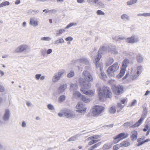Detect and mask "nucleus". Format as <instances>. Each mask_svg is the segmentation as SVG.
<instances>
[{
    "label": "nucleus",
    "instance_id": "f03ea898",
    "mask_svg": "<svg viewBox=\"0 0 150 150\" xmlns=\"http://www.w3.org/2000/svg\"><path fill=\"white\" fill-rule=\"evenodd\" d=\"M99 99L101 101H104L106 98H110L112 93L110 88L107 86H104L102 89L98 87L97 89Z\"/></svg>",
    "mask_w": 150,
    "mask_h": 150
},
{
    "label": "nucleus",
    "instance_id": "13d9d810",
    "mask_svg": "<svg viewBox=\"0 0 150 150\" xmlns=\"http://www.w3.org/2000/svg\"><path fill=\"white\" fill-rule=\"evenodd\" d=\"M103 50H105V46L101 47L99 50V52L100 53H102V51Z\"/></svg>",
    "mask_w": 150,
    "mask_h": 150
},
{
    "label": "nucleus",
    "instance_id": "9d476101",
    "mask_svg": "<svg viewBox=\"0 0 150 150\" xmlns=\"http://www.w3.org/2000/svg\"><path fill=\"white\" fill-rule=\"evenodd\" d=\"M125 40L128 43L133 44L138 42L139 41V38L138 36L133 35L132 36L126 38L125 39Z\"/></svg>",
    "mask_w": 150,
    "mask_h": 150
},
{
    "label": "nucleus",
    "instance_id": "ddd939ff",
    "mask_svg": "<svg viewBox=\"0 0 150 150\" xmlns=\"http://www.w3.org/2000/svg\"><path fill=\"white\" fill-rule=\"evenodd\" d=\"M101 57V55L99 54L96 56L95 58V61L96 62V66L97 69H99L101 70L103 67V64L102 63H99V61Z\"/></svg>",
    "mask_w": 150,
    "mask_h": 150
},
{
    "label": "nucleus",
    "instance_id": "72a5a7b5",
    "mask_svg": "<svg viewBox=\"0 0 150 150\" xmlns=\"http://www.w3.org/2000/svg\"><path fill=\"white\" fill-rule=\"evenodd\" d=\"M65 28L64 29H60L56 31V35L57 36H58L61 35L62 33L65 32Z\"/></svg>",
    "mask_w": 150,
    "mask_h": 150
},
{
    "label": "nucleus",
    "instance_id": "b1692460",
    "mask_svg": "<svg viewBox=\"0 0 150 150\" xmlns=\"http://www.w3.org/2000/svg\"><path fill=\"white\" fill-rule=\"evenodd\" d=\"M129 62V60L127 59H125L122 62V67L125 68L127 67Z\"/></svg>",
    "mask_w": 150,
    "mask_h": 150
},
{
    "label": "nucleus",
    "instance_id": "680f3d73",
    "mask_svg": "<svg viewBox=\"0 0 150 150\" xmlns=\"http://www.w3.org/2000/svg\"><path fill=\"white\" fill-rule=\"evenodd\" d=\"M110 51L111 52V53L113 54H118V52L116 50V49L114 50H111V51Z\"/></svg>",
    "mask_w": 150,
    "mask_h": 150
},
{
    "label": "nucleus",
    "instance_id": "2eb2a0df",
    "mask_svg": "<svg viewBox=\"0 0 150 150\" xmlns=\"http://www.w3.org/2000/svg\"><path fill=\"white\" fill-rule=\"evenodd\" d=\"M11 115V113L9 110L6 109L5 110V112L4 114L2 119L4 121L7 122L9 120Z\"/></svg>",
    "mask_w": 150,
    "mask_h": 150
},
{
    "label": "nucleus",
    "instance_id": "e2e57ef3",
    "mask_svg": "<svg viewBox=\"0 0 150 150\" xmlns=\"http://www.w3.org/2000/svg\"><path fill=\"white\" fill-rule=\"evenodd\" d=\"M21 126L23 127H25L26 126V124L25 122L24 121H22L21 124Z\"/></svg>",
    "mask_w": 150,
    "mask_h": 150
},
{
    "label": "nucleus",
    "instance_id": "393cba45",
    "mask_svg": "<svg viewBox=\"0 0 150 150\" xmlns=\"http://www.w3.org/2000/svg\"><path fill=\"white\" fill-rule=\"evenodd\" d=\"M121 19L124 21H129L130 17L129 16L126 14H124L121 16Z\"/></svg>",
    "mask_w": 150,
    "mask_h": 150
},
{
    "label": "nucleus",
    "instance_id": "338daca9",
    "mask_svg": "<svg viewBox=\"0 0 150 150\" xmlns=\"http://www.w3.org/2000/svg\"><path fill=\"white\" fill-rule=\"evenodd\" d=\"M118 40H124V39H126L125 38V37H124L123 36H118Z\"/></svg>",
    "mask_w": 150,
    "mask_h": 150
},
{
    "label": "nucleus",
    "instance_id": "37998d69",
    "mask_svg": "<svg viewBox=\"0 0 150 150\" xmlns=\"http://www.w3.org/2000/svg\"><path fill=\"white\" fill-rule=\"evenodd\" d=\"M51 39V38L49 37H42L40 38L41 40L45 41H50Z\"/></svg>",
    "mask_w": 150,
    "mask_h": 150
},
{
    "label": "nucleus",
    "instance_id": "a211bd4d",
    "mask_svg": "<svg viewBox=\"0 0 150 150\" xmlns=\"http://www.w3.org/2000/svg\"><path fill=\"white\" fill-rule=\"evenodd\" d=\"M129 135V134L127 133H121L118 134L117 136V137L121 140L126 138Z\"/></svg>",
    "mask_w": 150,
    "mask_h": 150
},
{
    "label": "nucleus",
    "instance_id": "a19ab883",
    "mask_svg": "<svg viewBox=\"0 0 150 150\" xmlns=\"http://www.w3.org/2000/svg\"><path fill=\"white\" fill-rule=\"evenodd\" d=\"M117 107L118 108H120V109L117 110V112H119L124 107V106L122 105L120 103H118L117 104Z\"/></svg>",
    "mask_w": 150,
    "mask_h": 150
},
{
    "label": "nucleus",
    "instance_id": "dca6fc26",
    "mask_svg": "<svg viewBox=\"0 0 150 150\" xmlns=\"http://www.w3.org/2000/svg\"><path fill=\"white\" fill-rule=\"evenodd\" d=\"M29 24L33 27H37L38 25V19L34 17L30 18V20Z\"/></svg>",
    "mask_w": 150,
    "mask_h": 150
},
{
    "label": "nucleus",
    "instance_id": "49530a36",
    "mask_svg": "<svg viewBox=\"0 0 150 150\" xmlns=\"http://www.w3.org/2000/svg\"><path fill=\"white\" fill-rule=\"evenodd\" d=\"M47 106L48 109L50 110H53L55 109L54 106L51 104H48Z\"/></svg>",
    "mask_w": 150,
    "mask_h": 150
},
{
    "label": "nucleus",
    "instance_id": "4d7b16f0",
    "mask_svg": "<svg viewBox=\"0 0 150 150\" xmlns=\"http://www.w3.org/2000/svg\"><path fill=\"white\" fill-rule=\"evenodd\" d=\"M120 147H121L120 144H116L113 146V149L114 150H117L119 149Z\"/></svg>",
    "mask_w": 150,
    "mask_h": 150
},
{
    "label": "nucleus",
    "instance_id": "69168bd1",
    "mask_svg": "<svg viewBox=\"0 0 150 150\" xmlns=\"http://www.w3.org/2000/svg\"><path fill=\"white\" fill-rule=\"evenodd\" d=\"M110 47V51H111V50H114L116 49V47L115 45H111Z\"/></svg>",
    "mask_w": 150,
    "mask_h": 150
},
{
    "label": "nucleus",
    "instance_id": "5701e85b",
    "mask_svg": "<svg viewBox=\"0 0 150 150\" xmlns=\"http://www.w3.org/2000/svg\"><path fill=\"white\" fill-rule=\"evenodd\" d=\"M130 144V143L127 141H124L120 144V146L122 147L128 146Z\"/></svg>",
    "mask_w": 150,
    "mask_h": 150
},
{
    "label": "nucleus",
    "instance_id": "412c9836",
    "mask_svg": "<svg viewBox=\"0 0 150 150\" xmlns=\"http://www.w3.org/2000/svg\"><path fill=\"white\" fill-rule=\"evenodd\" d=\"M137 132L135 130H133L131 132V138L132 140H136L137 138Z\"/></svg>",
    "mask_w": 150,
    "mask_h": 150
},
{
    "label": "nucleus",
    "instance_id": "4468645a",
    "mask_svg": "<svg viewBox=\"0 0 150 150\" xmlns=\"http://www.w3.org/2000/svg\"><path fill=\"white\" fill-rule=\"evenodd\" d=\"M112 88L116 94L120 95L123 93V87L120 85H115L113 86Z\"/></svg>",
    "mask_w": 150,
    "mask_h": 150
},
{
    "label": "nucleus",
    "instance_id": "58836bf2",
    "mask_svg": "<svg viewBox=\"0 0 150 150\" xmlns=\"http://www.w3.org/2000/svg\"><path fill=\"white\" fill-rule=\"evenodd\" d=\"M64 39L62 38H60L58 40L55 41L54 42L55 44H58L60 43H63L64 42Z\"/></svg>",
    "mask_w": 150,
    "mask_h": 150
},
{
    "label": "nucleus",
    "instance_id": "4c0bfd02",
    "mask_svg": "<svg viewBox=\"0 0 150 150\" xmlns=\"http://www.w3.org/2000/svg\"><path fill=\"white\" fill-rule=\"evenodd\" d=\"M99 0H86V1L91 5L96 4Z\"/></svg>",
    "mask_w": 150,
    "mask_h": 150
},
{
    "label": "nucleus",
    "instance_id": "774afa93",
    "mask_svg": "<svg viewBox=\"0 0 150 150\" xmlns=\"http://www.w3.org/2000/svg\"><path fill=\"white\" fill-rule=\"evenodd\" d=\"M52 52V49H49L48 50L47 52L46 53L47 54H51Z\"/></svg>",
    "mask_w": 150,
    "mask_h": 150
},
{
    "label": "nucleus",
    "instance_id": "3c124183",
    "mask_svg": "<svg viewBox=\"0 0 150 150\" xmlns=\"http://www.w3.org/2000/svg\"><path fill=\"white\" fill-rule=\"evenodd\" d=\"M121 140L119 138L117 137V135L114 138V144H116L118 142Z\"/></svg>",
    "mask_w": 150,
    "mask_h": 150
},
{
    "label": "nucleus",
    "instance_id": "a18cd8bd",
    "mask_svg": "<svg viewBox=\"0 0 150 150\" xmlns=\"http://www.w3.org/2000/svg\"><path fill=\"white\" fill-rule=\"evenodd\" d=\"M65 99V96L64 95H62L60 96L58 98V101L60 102L64 101Z\"/></svg>",
    "mask_w": 150,
    "mask_h": 150
},
{
    "label": "nucleus",
    "instance_id": "a878e982",
    "mask_svg": "<svg viewBox=\"0 0 150 150\" xmlns=\"http://www.w3.org/2000/svg\"><path fill=\"white\" fill-rule=\"evenodd\" d=\"M67 88V85L66 84L61 85L59 86V92L62 93L64 92Z\"/></svg>",
    "mask_w": 150,
    "mask_h": 150
},
{
    "label": "nucleus",
    "instance_id": "052dcab7",
    "mask_svg": "<svg viewBox=\"0 0 150 150\" xmlns=\"http://www.w3.org/2000/svg\"><path fill=\"white\" fill-rule=\"evenodd\" d=\"M93 139H97L100 138L101 137L100 135H96L93 136Z\"/></svg>",
    "mask_w": 150,
    "mask_h": 150
},
{
    "label": "nucleus",
    "instance_id": "423d86ee",
    "mask_svg": "<svg viewBox=\"0 0 150 150\" xmlns=\"http://www.w3.org/2000/svg\"><path fill=\"white\" fill-rule=\"evenodd\" d=\"M30 47L25 44H23L18 46L14 50L15 53L24 52L27 54L30 52Z\"/></svg>",
    "mask_w": 150,
    "mask_h": 150
},
{
    "label": "nucleus",
    "instance_id": "603ef678",
    "mask_svg": "<svg viewBox=\"0 0 150 150\" xmlns=\"http://www.w3.org/2000/svg\"><path fill=\"white\" fill-rule=\"evenodd\" d=\"M96 13L98 15H103L105 14V13L104 12L102 11L98 10L96 11Z\"/></svg>",
    "mask_w": 150,
    "mask_h": 150
},
{
    "label": "nucleus",
    "instance_id": "c85d7f7f",
    "mask_svg": "<svg viewBox=\"0 0 150 150\" xmlns=\"http://www.w3.org/2000/svg\"><path fill=\"white\" fill-rule=\"evenodd\" d=\"M81 98L83 101L86 103H89L91 101V99L90 98H88L85 96L83 95Z\"/></svg>",
    "mask_w": 150,
    "mask_h": 150
},
{
    "label": "nucleus",
    "instance_id": "6e6552de",
    "mask_svg": "<svg viewBox=\"0 0 150 150\" xmlns=\"http://www.w3.org/2000/svg\"><path fill=\"white\" fill-rule=\"evenodd\" d=\"M65 73V71L64 70H61L58 72L54 74L52 79V81L54 83L57 82Z\"/></svg>",
    "mask_w": 150,
    "mask_h": 150
},
{
    "label": "nucleus",
    "instance_id": "7c9ffc66",
    "mask_svg": "<svg viewBox=\"0 0 150 150\" xmlns=\"http://www.w3.org/2000/svg\"><path fill=\"white\" fill-rule=\"evenodd\" d=\"M137 59L139 63H142L143 61V58L140 54H138L137 56Z\"/></svg>",
    "mask_w": 150,
    "mask_h": 150
},
{
    "label": "nucleus",
    "instance_id": "0eeeda50",
    "mask_svg": "<svg viewBox=\"0 0 150 150\" xmlns=\"http://www.w3.org/2000/svg\"><path fill=\"white\" fill-rule=\"evenodd\" d=\"M104 109V108L102 106L99 105H95L92 108V113L93 115L98 116Z\"/></svg>",
    "mask_w": 150,
    "mask_h": 150
},
{
    "label": "nucleus",
    "instance_id": "6e6d98bb",
    "mask_svg": "<svg viewBox=\"0 0 150 150\" xmlns=\"http://www.w3.org/2000/svg\"><path fill=\"white\" fill-rule=\"evenodd\" d=\"M10 3L9 2L7 1H5L3 3L1 4V7L3 6H4L8 5Z\"/></svg>",
    "mask_w": 150,
    "mask_h": 150
},
{
    "label": "nucleus",
    "instance_id": "f8f14e48",
    "mask_svg": "<svg viewBox=\"0 0 150 150\" xmlns=\"http://www.w3.org/2000/svg\"><path fill=\"white\" fill-rule=\"evenodd\" d=\"M75 62L79 64L80 65L83 64L88 65L89 64V61L87 58L85 57H82L76 60Z\"/></svg>",
    "mask_w": 150,
    "mask_h": 150
},
{
    "label": "nucleus",
    "instance_id": "ea45409f",
    "mask_svg": "<svg viewBox=\"0 0 150 150\" xmlns=\"http://www.w3.org/2000/svg\"><path fill=\"white\" fill-rule=\"evenodd\" d=\"M137 1V0H131L127 2V4L128 5H131L132 4L136 3Z\"/></svg>",
    "mask_w": 150,
    "mask_h": 150
},
{
    "label": "nucleus",
    "instance_id": "39448f33",
    "mask_svg": "<svg viewBox=\"0 0 150 150\" xmlns=\"http://www.w3.org/2000/svg\"><path fill=\"white\" fill-rule=\"evenodd\" d=\"M148 113V109L146 107H143V110L141 117L136 123L130 127V128H133L139 126L143 122L144 119L146 117Z\"/></svg>",
    "mask_w": 150,
    "mask_h": 150
},
{
    "label": "nucleus",
    "instance_id": "bf43d9fd",
    "mask_svg": "<svg viewBox=\"0 0 150 150\" xmlns=\"http://www.w3.org/2000/svg\"><path fill=\"white\" fill-rule=\"evenodd\" d=\"M41 76V74H37L35 75V78L36 80H39Z\"/></svg>",
    "mask_w": 150,
    "mask_h": 150
},
{
    "label": "nucleus",
    "instance_id": "de8ad7c7",
    "mask_svg": "<svg viewBox=\"0 0 150 150\" xmlns=\"http://www.w3.org/2000/svg\"><path fill=\"white\" fill-rule=\"evenodd\" d=\"M133 124L132 122H128L125 123L124 124V126L127 128L129 127L130 125H132Z\"/></svg>",
    "mask_w": 150,
    "mask_h": 150
},
{
    "label": "nucleus",
    "instance_id": "8fccbe9b",
    "mask_svg": "<svg viewBox=\"0 0 150 150\" xmlns=\"http://www.w3.org/2000/svg\"><path fill=\"white\" fill-rule=\"evenodd\" d=\"M101 144V143L99 142L91 146V148L94 149L96 148L99 146Z\"/></svg>",
    "mask_w": 150,
    "mask_h": 150
},
{
    "label": "nucleus",
    "instance_id": "4be33fe9",
    "mask_svg": "<svg viewBox=\"0 0 150 150\" xmlns=\"http://www.w3.org/2000/svg\"><path fill=\"white\" fill-rule=\"evenodd\" d=\"M126 69L122 67L120 71V73L117 76V79H120L122 78L124 74Z\"/></svg>",
    "mask_w": 150,
    "mask_h": 150
},
{
    "label": "nucleus",
    "instance_id": "7ed1b4c3",
    "mask_svg": "<svg viewBox=\"0 0 150 150\" xmlns=\"http://www.w3.org/2000/svg\"><path fill=\"white\" fill-rule=\"evenodd\" d=\"M83 80L82 78H80L79 80V83L81 86L80 91L83 92V94L88 95L89 96H93L94 94V91L92 90H87V89L90 88L91 87V83L88 82H83Z\"/></svg>",
    "mask_w": 150,
    "mask_h": 150
},
{
    "label": "nucleus",
    "instance_id": "aec40b11",
    "mask_svg": "<svg viewBox=\"0 0 150 150\" xmlns=\"http://www.w3.org/2000/svg\"><path fill=\"white\" fill-rule=\"evenodd\" d=\"M78 88V85L76 83H71L70 84V90L71 91H75Z\"/></svg>",
    "mask_w": 150,
    "mask_h": 150
},
{
    "label": "nucleus",
    "instance_id": "473e14b6",
    "mask_svg": "<svg viewBox=\"0 0 150 150\" xmlns=\"http://www.w3.org/2000/svg\"><path fill=\"white\" fill-rule=\"evenodd\" d=\"M80 134H77L70 137L68 139V141H74L76 140L80 136Z\"/></svg>",
    "mask_w": 150,
    "mask_h": 150
},
{
    "label": "nucleus",
    "instance_id": "5fc2aeb1",
    "mask_svg": "<svg viewBox=\"0 0 150 150\" xmlns=\"http://www.w3.org/2000/svg\"><path fill=\"white\" fill-rule=\"evenodd\" d=\"M74 75V72L73 71H71L67 75V76L68 78H71Z\"/></svg>",
    "mask_w": 150,
    "mask_h": 150
},
{
    "label": "nucleus",
    "instance_id": "20e7f679",
    "mask_svg": "<svg viewBox=\"0 0 150 150\" xmlns=\"http://www.w3.org/2000/svg\"><path fill=\"white\" fill-rule=\"evenodd\" d=\"M120 64L117 62L110 66L107 71L108 76L110 77L114 76L118 70Z\"/></svg>",
    "mask_w": 150,
    "mask_h": 150
},
{
    "label": "nucleus",
    "instance_id": "79ce46f5",
    "mask_svg": "<svg viewBox=\"0 0 150 150\" xmlns=\"http://www.w3.org/2000/svg\"><path fill=\"white\" fill-rule=\"evenodd\" d=\"M76 25L77 23H71L67 25V26L65 28V29H68L71 27L72 26H76Z\"/></svg>",
    "mask_w": 150,
    "mask_h": 150
},
{
    "label": "nucleus",
    "instance_id": "864d4df0",
    "mask_svg": "<svg viewBox=\"0 0 150 150\" xmlns=\"http://www.w3.org/2000/svg\"><path fill=\"white\" fill-rule=\"evenodd\" d=\"M56 12H57V11L55 9H53L49 10L46 11V13H54Z\"/></svg>",
    "mask_w": 150,
    "mask_h": 150
},
{
    "label": "nucleus",
    "instance_id": "2f4dec72",
    "mask_svg": "<svg viewBox=\"0 0 150 150\" xmlns=\"http://www.w3.org/2000/svg\"><path fill=\"white\" fill-rule=\"evenodd\" d=\"M39 12L38 10H33L30 9L28 10V13L29 14L33 15L38 13Z\"/></svg>",
    "mask_w": 150,
    "mask_h": 150
},
{
    "label": "nucleus",
    "instance_id": "c756f323",
    "mask_svg": "<svg viewBox=\"0 0 150 150\" xmlns=\"http://www.w3.org/2000/svg\"><path fill=\"white\" fill-rule=\"evenodd\" d=\"M114 62L113 58L109 57L108 59L106 61L105 65L107 66H108L111 65Z\"/></svg>",
    "mask_w": 150,
    "mask_h": 150
},
{
    "label": "nucleus",
    "instance_id": "9b49d317",
    "mask_svg": "<svg viewBox=\"0 0 150 150\" xmlns=\"http://www.w3.org/2000/svg\"><path fill=\"white\" fill-rule=\"evenodd\" d=\"M64 116L66 118L71 119L76 117V115L74 111L69 110H67L64 112Z\"/></svg>",
    "mask_w": 150,
    "mask_h": 150
},
{
    "label": "nucleus",
    "instance_id": "f257e3e1",
    "mask_svg": "<svg viewBox=\"0 0 150 150\" xmlns=\"http://www.w3.org/2000/svg\"><path fill=\"white\" fill-rule=\"evenodd\" d=\"M143 70V67L142 66H138L135 71H134L133 68H132L130 73L129 72H127L123 79L124 80L127 79L129 81L136 80L142 73Z\"/></svg>",
    "mask_w": 150,
    "mask_h": 150
},
{
    "label": "nucleus",
    "instance_id": "cd10ccee",
    "mask_svg": "<svg viewBox=\"0 0 150 150\" xmlns=\"http://www.w3.org/2000/svg\"><path fill=\"white\" fill-rule=\"evenodd\" d=\"M116 107L115 106L112 105L110 107L109 109V112L111 114H114L116 112Z\"/></svg>",
    "mask_w": 150,
    "mask_h": 150
},
{
    "label": "nucleus",
    "instance_id": "c9c22d12",
    "mask_svg": "<svg viewBox=\"0 0 150 150\" xmlns=\"http://www.w3.org/2000/svg\"><path fill=\"white\" fill-rule=\"evenodd\" d=\"M144 139L142 138L137 139V141L139 143L137 144V146H139L143 144H144Z\"/></svg>",
    "mask_w": 150,
    "mask_h": 150
},
{
    "label": "nucleus",
    "instance_id": "6ab92c4d",
    "mask_svg": "<svg viewBox=\"0 0 150 150\" xmlns=\"http://www.w3.org/2000/svg\"><path fill=\"white\" fill-rule=\"evenodd\" d=\"M87 108L86 105L84 104L82 108L79 110H76V111L78 112L81 113L82 115H84L86 112Z\"/></svg>",
    "mask_w": 150,
    "mask_h": 150
},
{
    "label": "nucleus",
    "instance_id": "1a4fd4ad",
    "mask_svg": "<svg viewBox=\"0 0 150 150\" xmlns=\"http://www.w3.org/2000/svg\"><path fill=\"white\" fill-rule=\"evenodd\" d=\"M82 76L84 78V79L86 80L84 81L83 79L82 81L83 82H88L89 83V82H92L93 81V78L92 75L88 71H83L82 74Z\"/></svg>",
    "mask_w": 150,
    "mask_h": 150
},
{
    "label": "nucleus",
    "instance_id": "09e8293b",
    "mask_svg": "<svg viewBox=\"0 0 150 150\" xmlns=\"http://www.w3.org/2000/svg\"><path fill=\"white\" fill-rule=\"evenodd\" d=\"M137 103V100H133L132 102H131L129 104V106L132 107L134 106Z\"/></svg>",
    "mask_w": 150,
    "mask_h": 150
},
{
    "label": "nucleus",
    "instance_id": "bb28decb",
    "mask_svg": "<svg viewBox=\"0 0 150 150\" xmlns=\"http://www.w3.org/2000/svg\"><path fill=\"white\" fill-rule=\"evenodd\" d=\"M112 146V144L110 143L105 144L102 147L103 150H106L110 149Z\"/></svg>",
    "mask_w": 150,
    "mask_h": 150
},
{
    "label": "nucleus",
    "instance_id": "f704fd0d",
    "mask_svg": "<svg viewBox=\"0 0 150 150\" xmlns=\"http://www.w3.org/2000/svg\"><path fill=\"white\" fill-rule=\"evenodd\" d=\"M100 71V77L103 80H104V79L107 78V76L105 74V73L102 71V69L100 70L99 69H98Z\"/></svg>",
    "mask_w": 150,
    "mask_h": 150
},
{
    "label": "nucleus",
    "instance_id": "e433bc0d",
    "mask_svg": "<svg viewBox=\"0 0 150 150\" xmlns=\"http://www.w3.org/2000/svg\"><path fill=\"white\" fill-rule=\"evenodd\" d=\"M83 104L82 102H79L77 104V105L76 106V108L77 109V110H79L82 108V107L84 105Z\"/></svg>",
    "mask_w": 150,
    "mask_h": 150
},
{
    "label": "nucleus",
    "instance_id": "0e129e2a",
    "mask_svg": "<svg viewBox=\"0 0 150 150\" xmlns=\"http://www.w3.org/2000/svg\"><path fill=\"white\" fill-rule=\"evenodd\" d=\"M149 126L148 125H146L145 126V128L143 129L144 132H146L149 129Z\"/></svg>",
    "mask_w": 150,
    "mask_h": 150
},
{
    "label": "nucleus",
    "instance_id": "c03bdc74",
    "mask_svg": "<svg viewBox=\"0 0 150 150\" xmlns=\"http://www.w3.org/2000/svg\"><path fill=\"white\" fill-rule=\"evenodd\" d=\"M97 5L101 8H103L104 7V4L101 1H98L96 4Z\"/></svg>",
    "mask_w": 150,
    "mask_h": 150
},
{
    "label": "nucleus",
    "instance_id": "f3484780",
    "mask_svg": "<svg viewBox=\"0 0 150 150\" xmlns=\"http://www.w3.org/2000/svg\"><path fill=\"white\" fill-rule=\"evenodd\" d=\"M82 95L79 91H76L73 92L72 97L74 98L78 99L81 98Z\"/></svg>",
    "mask_w": 150,
    "mask_h": 150
}]
</instances>
